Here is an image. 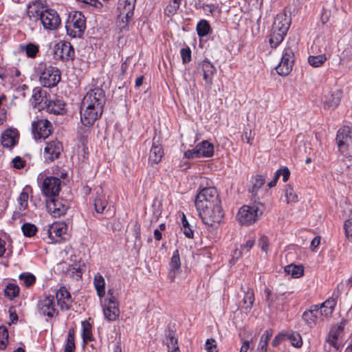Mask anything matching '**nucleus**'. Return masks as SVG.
<instances>
[{
    "label": "nucleus",
    "mask_w": 352,
    "mask_h": 352,
    "mask_svg": "<svg viewBox=\"0 0 352 352\" xmlns=\"http://www.w3.org/2000/svg\"><path fill=\"white\" fill-rule=\"evenodd\" d=\"M8 341V331L6 327H0V349H4L6 347Z\"/></svg>",
    "instance_id": "8fccbe9b"
},
{
    "label": "nucleus",
    "mask_w": 352,
    "mask_h": 352,
    "mask_svg": "<svg viewBox=\"0 0 352 352\" xmlns=\"http://www.w3.org/2000/svg\"><path fill=\"white\" fill-rule=\"evenodd\" d=\"M52 124L47 120H39L32 124L35 138H47L52 133Z\"/></svg>",
    "instance_id": "f3484780"
},
{
    "label": "nucleus",
    "mask_w": 352,
    "mask_h": 352,
    "mask_svg": "<svg viewBox=\"0 0 352 352\" xmlns=\"http://www.w3.org/2000/svg\"><path fill=\"white\" fill-rule=\"evenodd\" d=\"M280 175L283 176V180L284 182H286L289 177L290 172L289 169L287 167H283V168H280Z\"/></svg>",
    "instance_id": "e2e57ef3"
},
{
    "label": "nucleus",
    "mask_w": 352,
    "mask_h": 352,
    "mask_svg": "<svg viewBox=\"0 0 352 352\" xmlns=\"http://www.w3.org/2000/svg\"><path fill=\"white\" fill-rule=\"evenodd\" d=\"M136 0H119L118 10V26L120 29L126 27L129 21L133 16Z\"/></svg>",
    "instance_id": "423d86ee"
},
{
    "label": "nucleus",
    "mask_w": 352,
    "mask_h": 352,
    "mask_svg": "<svg viewBox=\"0 0 352 352\" xmlns=\"http://www.w3.org/2000/svg\"><path fill=\"white\" fill-rule=\"evenodd\" d=\"M284 337H285V335L281 334V333H278L273 339V340L272 342V344L274 346H278V344H280L283 342V340H284Z\"/></svg>",
    "instance_id": "680f3d73"
},
{
    "label": "nucleus",
    "mask_w": 352,
    "mask_h": 352,
    "mask_svg": "<svg viewBox=\"0 0 352 352\" xmlns=\"http://www.w3.org/2000/svg\"><path fill=\"white\" fill-rule=\"evenodd\" d=\"M214 203H220L215 188L210 186L199 190V208L204 205L210 206Z\"/></svg>",
    "instance_id": "a211bd4d"
},
{
    "label": "nucleus",
    "mask_w": 352,
    "mask_h": 352,
    "mask_svg": "<svg viewBox=\"0 0 352 352\" xmlns=\"http://www.w3.org/2000/svg\"><path fill=\"white\" fill-rule=\"evenodd\" d=\"M46 207L48 211L55 217H60L65 214L69 208L66 200L58 196H52L46 200Z\"/></svg>",
    "instance_id": "f8f14e48"
},
{
    "label": "nucleus",
    "mask_w": 352,
    "mask_h": 352,
    "mask_svg": "<svg viewBox=\"0 0 352 352\" xmlns=\"http://www.w3.org/2000/svg\"><path fill=\"white\" fill-rule=\"evenodd\" d=\"M60 180L56 177H47L43 182L41 190L47 197L58 196L60 190Z\"/></svg>",
    "instance_id": "dca6fc26"
},
{
    "label": "nucleus",
    "mask_w": 352,
    "mask_h": 352,
    "mask_svg": "<svg viewBox=\"0 0 352 352\" xmlns=\"http://www.w3.org/2000/svg\"><path fill=\"white\" fill-rule=\"evenodd\" d=\"M212 32L209 23L206 20L199 21V37L207 36Z\"/></svg>",
    "instance_id": "de8ad7c7"
},
{
    "label": "nucleus",
    "mask_w": 352,
    "mask_h": 352,
    "mask_svg": "<svg viewBox=\"0 0 352 352\" xmlns=\"http://www.w3.org/2000/svg\"><path fill=\"white\" fill-rule=\"evenodd\" d=\"M19 279L23 280L25 287L31 286L36 281L35 276L32 274H21L19 276Z\"/></svg>",
    "instance_id": "3c124183"
},
{
    "label": "nucleus",
    "mask_w": 352,
    "mask_h": 352,
    "mask_svg": "<svg viewBox=\"0 0 352 352\" xmlns=\"http://www.w3.org/2000/svg\"><path fill=\"white\" fill-rule=\"evenodd\" d=\"M108 205L107 196L104 192L103 189L100 187L97 189L96 192V197L94 199L95 210L98 213H102Z\"/></svg>",
    "instance_id": "bb28decb"
},
{
    "label": "nucleus",
    "mask_w": 352,
    "mask_h": 352,
    "mask_svg": "<svg viewBox=\"0 0 352 352\" xmlns=\"http://www.w3.org/2000/svg\"><path fill=\"white\" fill-rule=\"evenodd\" d=\"M336 305V301L333 298H329L320 305H314L318 308V314L321 318H327L330 317Z\"/></svg>",
    "instance_id": "4be33fe9"
},
{
    "label": "nucleus",
    "mask_w": 352,
    "mask_h": 352,
    "mask_svg": "<svg viewBox=\"0 0 352 352\" xmlns=\"http://www.w3.org/2000/svg\"><path fill=\"white\" fill-rule=\"evenodd\" d=\"M105 101L104 91L101 88L96 87L87 92L80 107V121L84 126L93 125L101 117Z\"/></svg>",
    "instance_id": "f257e3e1"
},
{
    "label": "nucleus",
    "mask_w": 352,
    "mask_h": 352,
    "mask_svg": "<svg viewBox=\"0 0 352 352\" xmlns=\"http://www.w3.org/2000/svg\"><path fill=\"white\" fill-rule=\"evenodd\" d=\"M182 0H171L170 3L166 7L164 12L168 16H172L177 13Z\"/></svg>",
    "instance_id": "a19ab883"
},
{
    "label": "nucleus",
    "mask_w": 352,
    "mask_h": 352,
    "mask_svg": "<svg viewBox=\"0 0 352 352\" xmlns=\"http://www.w3.org/2000/svg\"><path fill=\"white\" fill-rule=\"evenodd\" d=\"M167 346L169 351L171 349H178L179 346L177 344V339L175 338V333L172 331H169L166 338Z\"/></svg>",
    "instance_id": "49530a36"
},
{
    "label": "nucleus",
    "mask_w": 352,
    "mask_h": 352,
    "mask_svg": "<svg viewBox=\"0 0 352 352\" xmlns=\"http://www.w3.org/2000/svg\"><path fill=\"white\" fill-rule=\"evenodd\" d=\"M44 29L56 30L60 25V18L55 10L45 9L39 19Z\"/></svg>",
    "instance_id": "4468645a"
},
{
    "label": "nucleus",
    "mask_w": 352,
    "mask_h": 352,
    "mask_svg": "<svg viewBox=\"0 0 352 352\" xmlns=\"http://www.w3.org/2000/svg\"><path fill=\"white\" fill-rule=\"evenodd\" d=\"M254 242L255 241L253 239L248 240L246 243L241 246L242 251H244L245 252H249L254 245Z\"/></svg>",
    "instance_id": "bf43d9fd"
},
{
    "label": "nucleus",
    "mask_w": 352,
    "mask_h": 352,
    "mask_svg": "<svg viewBox=\"0 0 352 352\" xmlns=\"http://www.w3.org/2000/svg\"><path fill=\"white\" fill-rule=\"evenodd\" d=\"M273 333V330L271 329L265 331L261 337L256 352H267L268 342L272 337Z\"/></svg>",
    "instance_id": "72a5a7b5"
},
{
    "label": "nucleus",
    "mask_w": 352,
    "mask_h": 352,
    "mask_svg": "<svg viewBox=\"0 0 352 352\" xmlns=\"http://www.w3.org/2000/svg\"><path fill=\"white\" fill-rule=\"evenodd\" d=\"M108 298L105 300L102 311L104 318L108 321H115L120 315L119 303L113 296L111 290L108 291Z\"/></svg>",
    "instance_id": "1a4fd4ad"
},
{
    "label": "nucleus",
    "mask_w": 352,
    "mask_h": 352,
    "mask_svg": "<svg viewBox=\"0 0 352 352\" xmlns=\"http://www.w3.org/2000/svg\"><path fill=\"white\" fill-rule=\"evenodd\" d=\"M81 324L82 328V337L83 341L88 342L92 340L93 336L90 323L87 320H84L82 322Z\"/></svg>",
    "instance_id": "ea45409f"
},
{
    "label": "nucleus",
    "mask_w": 352,
    "mask_h": 352,
    "mask_svg": "<svg viewBox=\"0 0 352 352\" xmlns=\"http://www.w3.org/2000/svg\"><path fill=\"white\" fill-rule=\"evenodd\" d=\"M86 28V19L81 12L69 13L65 23V29L68 36L72 38H80Z\"/></svg>",
    "instance_id": "7ed1b4c3"
},
{
    "label": "nucleus",
    "mask_w": 352,
    "mask_h": 352,
    "mask_svg": "<svg viewBox=\"0 0 352 352\" xmlns=\"http://www.w3.org/2000/svg\"><path fill=\"white\" fill-rule=\"evenodd\" d=\"M338 149L344 155H352V129L349 126L341 128L337 133Z\"/></svg>",
    "instance_id": "0eeeda50"
},
{
    "label": "nucleus",
    "mask_w": 352,
    "mask_h": 352,
    "mask_svg": "<svg viewBox=\"0 0 352 352\" xmlns=\"http://www.w3.org/2000/svg\"><path fill=\"white\" fill-rule=\"evenodd\" d=\"M14 167L20 169L24 166V162L20 157H16L12 160Z\"/></svg>",
    "instance_id": "052dcab7"
},
{
    "label": "nucleus",
    "mask_w": 352,
    "mask_h": 352,
    "mask_svg": "<svg viewBox=\"0 0 352 352\" xmlns=\"http://www.w3.org/2000/svg\"><path fill=\"white\" fill-rule=\"evenodd\" d=\"M345 235L349 241L352 242V219H348L344 223Z\"/></svg>",
    "instance_id": "6e6d98bb"
},
{
    "label": "nucleus",
    "mask_w": 352,
    "mask_h": 352,
    "mask_svg": "<svg viewBox=\"0 0 352 352\" xmlns=\"http://www.w3.org/2000/svg\"><path fill=\"white\" fill-rule=\"evenodd\" d=\"M199 217L203 223L212 228H215L221 222L223 214L220 203H214L210 206L204 205L199 209Z\"/></svg>",
    "instance_id": "20e7f679"
},
{
    "label": "nucleus",
    "mask_w": 352,
    "mask_h": 352,
    "mask_svg": "<svg viewBox=\"0 0 352 352\" xmlns=\"http://www.w3.org/2000/svg\"><path fill=\"white\" fill-rule=\"evenodd\" d=\"M344 330V324L340 323L333 326L329 333L327 342L334 348H338L337 341L341 337Z\"/></svg>",
    "instance_id": "cd10ccee"
},
{
    "label": "nucleus",
    "mask_w": 352,
    "mask_h": 352,
    "mask_svg": "<svg viewBox=\"0 0 352 352\" xmlns=\"http://www.w3.org/2000/svg\"><path fill=\"white\" fill-rule=\"evenodd\" d=\"M22 232L25 236L32 237L37 232V228L35 225L30 223H25L21 226Z\"/></svg>",
    "instance_id": "c03bdc74"
},
{
    "label": "nucleus",
    "mask_w": 352,
    "mask_h": 352,
    "mask_svg": "<svg viewBox=\"0 0 352 352\" xmlns=\"http://www.w3.org/2000/svg\"><path fill=\"white\" fill-rule=\"evenodd\" d=\"M94 285L100 298H102L105 294V280L104 277L98 273L94 278Z\"/></svg>",
    "instance_id": "f704fd0d"
},
{
    "label": "nucleus",
    "mask_w": 352,
    "mask_h": 352,
    "mask_svg": "<svg viewBox=\"0 0 352 352\" xmlns=\"http://www.w3.org/2000/svg\"><path fill=\"white\" fill-rule=\"evenodd\" d=\"M56 298L57 304L62 310H69L71 309L73 300L70 293L65 287H61L56 292Z\"/></svg>",
    "instance_id": "6ab92c4d"
},
{
    "label": "nucleus",
    "mask_w": 352,
    "mask_h": 352,
    "mask_svg": "<svg viewBox=\"0 0 352 352\" xmlns=\"http://www.w3.org/2000/svg\"><path fill=\"white\" fill-rule=\"evenodd\" d=\"M21 51L25 52L29 58H34L39 52V47L34 43H28V45H21L20 46Z\"/></svg>",
    "instance_id": "4c0bfd02"
},
{
    "label": "nucleus",
    "mask_w": 352,
    "mask_h": 352,
    "mask_svg": "<svg viewBox=\"0 0 352 352\" xmlns=\"http://www.w3.org/2000/svg\"><path fill=\"white\" fill-rule=\"evenodd\" d=\"M67 230V226L64 222H56L48 226L43 238L47 243L60 242L62 236L66 234Z\"/></svg>",
    "instance_id": "9d476101"
},
{
    "label": "nucleus",
    "mask_w": 352,
    "mask_h": 352,
    "mask_svg": "<svg viewBox=\"0 0 352 352\" xmlns=\"http://www.w3.org/2000/svg\"><path fill=\"white\" fill-rule=\"evenodd\" d=\"M43 3L40 1L30 3L28 6L27 14L30 20H38L44 12Z\"/></svg>",
    "instance_id": "b1692460"
},
{
    "label": "nucleus",
    "mask_w": 352,
    "mask_h": 352,
    "mask_svg": "<svg viewBox=\"0 0 352 352\" xmlns=\"http://www.w3.org/2000/svg\"><path fill=\"white\" fill-rule=\"evenodd\" d=\"M54 56L63 61H72L75 56V51L69 42H60L54 47Z\"/></svg>",
    "instance_id": "2eb2a0df"
},
{
    "label": "nucleus",
    "mask_w": 352,
    "mask_h": 352,
    "mask_svg": "<svg viewBox=\"0 0 352 352\" xmlns=\"http://www.w3.org/2000/svg\"><path fill=\"white\" fill-rule=\"evenodd\" d=\"M181 56L182 58V61L184 63H186L190 61L191 60V50L188 47L185 48H182L181 50Z\"/></svg>",
    "instance_id": "5fc2aeb1"
},
{
    "label": "nucleus",
    "mask_w": 352,
    "mask_h": 352,
    "mask_svg": "<svg viewBox=\"0 0 352 352\" xmlns=\"http://www.w3.org/2000/svg\"><path fill=\"white\" fill-rule=\"evenodd\" d=\"M327 60V56L325 54H320L318 56H309L308 58L309 63L314 67H318L324 64Z\"/></svg>",
    "instance_id": "79ce46f5"
},
{
    "label": "nucleus",
    "mask_w": 352,
    "mask_h": 352,
    "mask_svg": "<svg viewBox=\"0 0 352 352\" xmlns=\"http://www.w3.org/2000/svg\"><path fill=\"white\" fill-rule=\"evenodd\" d=\"M184 155L186 158H191L195 156V157L198 156L197 146H195V148L194 149H192V151L188 150V151H186L184 153Z\"/></svg>",
    "instance_id": "0e129e2a"
},
{
    "label": "nucleus",
    "mask_w": 352,
    "mask_h": 352,
    "mask_svg": "<svg viewBox=\"0 0 352 352\" xmlns=\"http://www.w3.org/2000/svg\"><path fill=\"white\" fill-rule=\"evenodd\" d=\"M264 206L261 203L252 206H243L238 211L236 218L242 225H250L263 214Z\"/></svg>",
    "instance_id": "39448f33"
},
{
    "label": "nucleus",
    "mask_w": 352,
    "mask_h": 352,
    "mask_svg": "<svg viewBox=\"0 0 352 352\" xmlns=\"http://www.w3.org/2000/svg\"><path fill=\"white\" fill-rule=\"evenodd\" d=\"M28 194L26 192H21L18 198V203L21 210H25L28 206Z\"/></svg>",
    "instance_id": "864d4df0"
},
{
    "label": "nucleus",
    "mask_w": 352,
    "mask_h": 352,
    "mask_svg": "<svg viewBox=\"0 0 352 352\" xmlns=\"http://www.w3.org/2000/svg\"><path fill=\"white\" fill-rule=\"evenodd\" d=\"M19 293V287L13 283H9L4 289L5 296L10 299L15 298Z\"/></svg>",
    "instance_id": "37998d69"
},
{
    "label": "nucleus",
    "mask_w": 352,
    "mask_h": 352,
    "mask_svg": "<svg viewBox=\"0 0 352 352\" xmlns=\"http://www.w3.org/2000/svg\"><path fill=\"white\" fill-rule=\"evenodd\" d=\"M243 305L245 309H251L254 302V294L252 289H248L244 295Z\"/></svg>",
    "instance_id": "a18cd8bd"
},
{
    "label": "nucleus",
    "mask_w": 352,
    "mask_h": 352,
    "mask_svg": "<svg viewBox=\"0 0 352 352\" xmlns=\"http://www.w3.org/2000/svg\"><path fill=\"white\" fill-rule=\"evenodd\" d=\"M204 349L207 352H218L216 340L212 338L207 339L204 344Z\"/></svg>",
    "instance_id": "603ef678"
},
{
    "label": "nucleus",
    "mask_w": 352,
    "mask_h": 352,
    "mask_svg": "<svg viewBox=\"0 0 352 352\" xmlns=\"http://www.w3.org/2000/svg\"><path fill=\"white\" fill-rule=\"evenodd\" d=\"M47 111L55 115L63 114L65 112V103L60 100L56 98L54 100H48L47 104H45Z\"/></svg>",
    "instance_id": "c85d7f7f"
},
{
    "label": "nucleus",
    "mask_w": 352,
    "mask_h": 352,
    "mask_svg": "<svg viewBox=\"0 0 352 352\" xmlns=\"http://www.w3.org/2000/svg\"><path fill=\"white\" fill-rule=\"evenodd\" d=\"M294 62V50L290 47L285 48L280 61L276 67V72L280 76H287L292 70Z\"/></svg>",
    "instance_id": "9b49d317"
},
{
    "label": "nucleus",
    "mask_w": 352,
    "mask_h": 352,
    "mask_svg": "<svg viewBox=\"0 0 352 352\" xmlns=\"http://www.w3.org/2000/svg\"><path fill=\"white\" fill-rule=\"evenodd\" d=\"M302 317L306 324L311 327L315 326L318 320H321L318 312V308L315 306H312L310 309L305 311Z\"/></svg>",
    "instance_id": "c756f323"
},
{
    "label": "nucleus",
    "mask_w": 352,
    "mask_h": 352,
    "mask_svg": "<svg viewBox=\"0 0 352 352\" xmlns=\"http://www.w3.org/2000/svg\"><path fill=\"white\" fill-rule=\"evenodd\" d=\"M342 93L340 90H336L326 95L324 98L323 105L326 109H333L339 104L340 102Z\"/></svg>",
    "instance_id": "393cba45"
},
{
    "label": "nucleus",
    "mask_w": 352,
    "mask_h": 352,
    "mask_svg": "<svg viewBox=\"0 0 352 352\" xmlns=\"http://www.w3.org/2000/svg\"><path fill=\"white\" fill-rule=\"evenodd\" d=\"M250 341L244 340L239 352H247L250 349Z\"/></svg>",
    "instance_id": "774afa93"
},
{
    "label": "nucleus",
    "mask_w": 352,
    "mask_h": 352,
    "mask_svg": "<svg viewBox=\"0 0 352 352\" xmlns=\"http://www.w3.org/2000/svg\"><path fill=\"white\" fill-rule=\"evenodd\" d=\"M284 195L287 204H296L298 201V194L294 188L287 185L284 189Z\"/></svg>",
    "instance_id": "e433bc0d"
},
{
    "label": "nucleus",
    "mask_w": 352,
    "mask_h": 352,
    "mask_svg": "<svg viewBox=\"0 0 352 352\" xmlns=\"http://www.w3.org/2000/svg\"><path fill=\"white\" fill-rule=\"evenodd\" d=\"M181 272V261L178 250H175L172 255L169 263V271L168 278L173 282L176 276Z\"/></svg>",
    "instance_id": "412c9836"
},
{
    "label": "nucleus",
    "mask_w": 352,
    "mask_h": 352,
    "mask_svg": "<svg viewBox=\"0 0 352 352\" xmlns=\"http://www.w3.org/2000/svg\"><path fill=\"white\" fill-rule=\"evenodd\" d=\"M37 308L41 315L49 318H53L58 314L54 298L52 295L45 296L41 298L38 302Z\"/></svg>",
    "instance_id": "ddd939ff"
},
{
    "label": "nucleus",
    "mask_w": 352,
    "mask_h": 352,
    "mask_svg": "<svg viewBox=\"0 0 352 352\" xmlns=\"http://www.w3.org/2000/svg\"><path fill=\"white\" fill-rule=\"evenodd\" d=\"M265 183V179L261 175H257L254 178V182L253 184L254 190L259 189Z\"/></svg>",
    "instance_id": "13d9d810"
},
{
    "label": "nucleus",
    "mask_w": 352,
    "mask_h": 352,
    "mask_svg": "<svg viewBox=\"0 0 352 352\" xmlns=\"http://www.w3.org/2000/svg\"><path fill=\"white\" fill-rule=\"evenodd\" d=\"M287 32H283L280 28L272 25L270 43L272 47H276L284 39Z\"/></svg>",
    "instance_id": "7c9ffc66"
},
{
    "label": "nucleus",
    "mask_w": 352,
    "mask_h": 352,
    "mask_svg": "<svg viewBox=\"0 0 352 352\" xmlns=\"http://www.w3.org/2000/svg\"><path fill=\"white\" fill-rule=\"evenodd\" d=\"M285 272L292 278H298L304 274V268L300 265H288L285 267Z\"/></svg>",
    "instance_id": "c9c22d12"
},
{
    "label": "nucleus",
    "mask_w": 352,
    "mask_h": 352,
    "mask_svg": "<svg viewBox=\"0 0 352 352\" xmlns=\"http://www.w3.org/2000/svg\"><path fill=\"white\" fill-rule=\"evenodd\" d=\"M291 344L296 348H300L302 345V340L300 333L294 332L288 336Z\"/></svg>",
    "instance_id": "09e8293b"
},
{
    "label": "nucleus",
    "mask_w": 352,
    "mask_h": 352,
    "mask_svg": "<svg viewBox=\"0 0 352 352\" xmlns=\"http://www.w3.org/2000/svg\"><path fill=\"white\" fill-rule=\"evenodd\" d=\"M203 78L205 80L206 85L210 87L212 83L213 76L215 73L216 69L214 65L208 60H204L201 65Z\"/></svg>",
    "instance_id": "a878e982"
},
{
    "label": "nucleus",
    "mask_w": 352,
    "mask_h": 352,
    "mask_svg": "<svg viewBox=\"0 0 352 352\" xmlns=\"http://www.w3.org/2000/svg\"><path fill=\"white\" fill-rule=\"evenodd\" d=\"M63 151V146L60 141L54 139L45 143L43 150V158L45 163L50 164L60 157Z\"/></svg>",
    "instance_id": "6e6552de"
},
{
    "label": "nucleus",
    "mask_w": 352,
    "mask_h": 352,
    "mask_svg": "<svg viewBox=\"0 0 352 352\" xmlns=\"http://www.w3.org/2000/svg\"><path fill=\"white\" fill-rule=\"evenodd\" d=\"M32 98L35 102L38 104L43 102L47 104V102L46 92L43 91L40 87H35L33 89Z\"/></svg>",
    "instance_id": "58836bf2"
},
{
    "label": "nucleus",
    "mask_w": 352,
    "mask_h": 352,
    "mask_svg": "<svg viewBox=\"0 0 352 352\" xmlns=\"http://www.w3.org/2000/svg\"><path fill=\"white\" fill-rule=\"evenodd\" d=\"M36 72L39 76L41 85L45 87H55L61 78L60 71L46 63H39Z\"/></svg>",
    "instance_id": "f03ea898"
},
{
    "label": "nucleus",
    "mask_w": 352,
    "mask_h": 352,
    "mask_svg": "<svg viewBox=\"0 0 352 352\" xmlns=\"http://www.w3.org/2000/svg\"><path fill=\"white\" fill-rule=\"evenodd\" d=\"M320 243V237L316 236L314 237L311 242V250L312 251H315V250L318 248V246Z\"/></svg>",
    "instance_id": "69168bd1"
},
{
    "label": "nucleus",
    "mask_w": 352,
    "mask_h": 352,
    "mask_svg": "<svg viewBox=\"0 0 352 352\" xmlns=\"http://www.w3.org/2000/svg\"><path fill=\"white\" fill-rule=\"evenodd\" d=\"M18 131L16 129H7L1 134V144L5 148H10L16 144Z\"/></svg>",
    "instance_id": "5701e85b"
},
{
    "label": "nucleus",
    "mask_w": 352,
    "mask_h": 352,
    "mask_svg": "<svg viewBox=\"0 0 352 352\" xmlns=\"http://www.w3.org/2000/svg\"><path fill=\"white\" fill-rule=\"evenodd\" d=\"M214 153L213 143L204 140L199 143V157H212Z\"/></svg>",
    "instance_id": "2f4dec72"
},
{
    "label": "nucleus",
    "mask_w": 352,
    "mask_h": 352,
    "mask_svg": "<svg viewBox=\"0 0 352 352\" xmlns=\"http://www.w3.org/2000/svg\"><path fill=\"white\" fill-rule=\"evenodd\" d=\"M290 25V19L285 13H280L276 16L273 26L280 28L283 32H287Z\"/></svg>",
    "instance_id": "473e14b6"
},
{
    "label": "nucleus",
    "mask_w": 352,
    "mask_h": 352,
    "mask_svg": "<svg viewBox=\"0 0 352 352\" xmlns=\"http://www.w3.org/2000/svg\"><path fill=\"white\" fill-rule=\"evenodd\" d=\"M259 246L262 251L265 252V253H267L270 250L269 248V240L265 236H262L259 239Z\"/></svg>",
    "instance_id": "4d7b16f0"
},
{
    "label": "nucleus",
    "mask_w": 352,
    "mask_h": 352,
    "mask_svg": "<svg viewBox=\"0 0 352 352\" xmlns=\"http://www.w3.org/2000/svg\"><path fill=\"white\" fill-rule=\"evenodd\" d=\"M66 344H75L74 343V329H70L68 331L67 343Z\"/></svg>",
    "instance_id": "338daca9"
},
{
    "label": "nucleus",
    "mask_w": 352,
    "mask_h": 352,
    "mask_svg": "<svg viewBox=\"0 0 352 352\" xmlns=\"http://www.w3.org/2000/svg\"><path fill=\"white\" fill-rule=\"evenodd\" d=\"M164 155V151L160 138L155 136L153 139V144L150 150L148 160L151 164H158Z\"/></svg>",
    "instance_id": "aec40b11"
}]
</instances>
